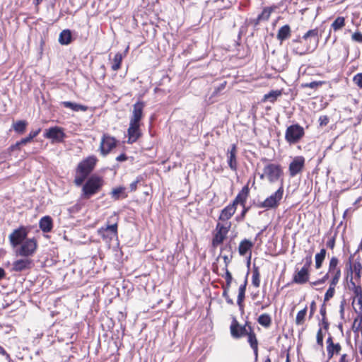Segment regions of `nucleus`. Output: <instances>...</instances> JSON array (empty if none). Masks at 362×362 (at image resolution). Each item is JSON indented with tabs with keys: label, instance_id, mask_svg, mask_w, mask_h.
Masks as SVG:
<instances>
[{
	"label": "nucleus",
	"instance_id": "obj_9",
	"mask_svg": "<svg viewBox=\"0 0 362 362\" xmlns=\"http://www.w3.org/2000/svg\"><path fill=\"white\" fill-rule=\"evenodd\" d=\"M231 222H218L212 233L211 247L214 249L222 245L230 230Z\"/></svg>",
	"mask_w": 362,
	"mask_h": 362
},
{
	"label": "nucleus",
	"instance_id": "obj_25",
	"mask_svg": "<svg viewBox=\"0 0 362 362\" xmlns=\"http://www.w3.org/2000/svg\"><path fill=\"white\" fill-rule=\"evenodd\" d=\"M39 227L44 233H49L53 228V220L49 216H45L40 218Z\"/></svg>",
	"mask_w": 362,
	"mask_h": 362
},
{
	"label": "nucleus",
	"instance_id": "obj_55",
	"mask_svg": "<svg viewBox=\"0 0 362 362\" xmlns=\"http://www.w3.org/2000/svg\"><path fill=\"white\" fill-rule=\"evenodd\" d=\"M351 361L349 356L347 354L341 355L339 362H349Z\"/></svg>",
	"mask_w": 362,
	"mask_h": 362
},
{
	"label": "nucleus",
	"instance_id": "obj_53",
	"mask_svg": "<svg viewBox=\"0 0 362 362\" xmlns=\"http://www.w3.org/2000/svg\"><path fill=\"white\" fill-rule=\"evenodd\" d=\"M354 325H357V329L360 330L362 336V315L355 319Z\"/></svg>",
	"mask_w": 362,
	"mask_h": 362
},
{
	"label": "nucleus",
	"instance_id": "obj_26",
	"mask_svg": "<svg viewBox=\"0 0 362 362\" xmlns=\"http://www.w3.org/2000/svg\"><path fill=\"white\" fill-rule=\"evenodd\" d=\"M128 49L129 47L127 48L124 54L117 52L115 54L111 62V69L112 71H117L121 69L123 59L126 56V52L128 51Z\"/></svg>",
	"mask_w": 362,
	"mask_h": 362
},
{
	"label": "nucleus",
	"instance_id": "obj_19",
	"mask_svg": "<svg viewBox=\"0 0 362 362\" xmlns=\"http://www.w3.org/2000/svg\"><path fill=\"white\" fill-rule=\"evenodd\" d=\"M250 195V189L249 182H247L238 192L235 199L232 201V204L237 208L238 205H244L247 204V201Z\"/></svg>",
	"mask_w": 362,
	"mask_h": 362
},
{
	"label": "nucleus",
	"instance_id": "obj_37",
	"mask_svg": "<svg viewBox=\"0 0 362 362\" xmlns=\"http://www.w3.org/2000/svg\"><path fill=\"white\" fill-rule=\"evenodd\" d=\"M248 343L253 350L255 355V362H257L258 359V340L257 337H255L252 334H250V339H248Z\"/></svg>",
	"mask_w": 362,
	"mask_h": 362
},
{
	"label": "nucleus",
	"instance_id": "obj_28",
	"mask_svg": "<svg viewBox=\"0 0 362 362\" xmlns=\"http://www.w3.org/2000/svg\"><path fill=\"white\" fill-rule=\"evenodd\" d=\"M291 35V27L288 25H285L281 27L277 33L276 38L281 42L289 38Z\"/></svg>",
	"mask_w": 362,
	"mask_h": 362
},
{
	"label": "nucleus",
	"instance_id": "obj_49",
	"mask_svg": "<svg viewBox=\"0 0 362 362\" xmlns=\"http://www.w3.org/2000/svg\"><path fill=\"white\" fill-rule=\"evenodd\" d=\"M226 85H227V81H223V83H221L218 87H216L214 89V90L212 93V96H214V97L217 96L221 91H222L223 90L225 89Z\"/></svg>",
	"mask_w": 362,
	"mask_h": 362
},
{
	"label": "nucleus",
	"instance_id": "obj_64",
	"mask_svg": "<svg viewBox=\"0 0 362 362\" xmlns=\"http://www.w3.org/2000/svg\"><path fill=\"white\" fill-rule=\"evenodd\" d=\"M264 362H272L270 357L268 356Z\"/></svg>",
	"mask_w": 362,
	"mask_h": 362
},
{
	"label": "nucleus",
	"instance_id": "obj_24",
	"mask_svg": "<svg viewBox=\"0 0 362 362\" xmlns=\"http://www.w3.org/2000/svg\"><path fill=\"white\" fill-rule=\"evenodd\" d=\"M254 247V243L247 239H243L240 241L238 246V252L240 256H245L249 254V258H251L252 249Z\"/></svg>",
	"mask_w": 362,
	"mask_h": 362
},
{
	"label": "nucleus",
	"instance_id": "obj_33",
	"mask_svg": "<svg viewBox=\"0 0 362 362\" xmlns=\"http://www.w3.org/2000/svg\"><path fill=\"white\" fill-rule=\"evenodd\" d=\"M281 94L282 92L280 90H271L263 96L262 102L265 103L267 101H269L272 103H274L277 100V98L281 96Z\"/></svg>",
	"mask_w": 362,
	"mask_h": 362
},
{
	"label": "nucleus",
	"instance_id": "obj_13",
	"mask_svg": "<svg viewBox=\"0 0 362 362\" xmlns=\"http://www.w3.org/2000/svg\"><path fill=\"white\" fill-rule=\"evenodd\" d=\"M38 247L37 240L35 238H26L21 245L18 250V254L22 257L33 256Z\"/></svg>",
	"mask_w": 362,
	"mask_h": 362
},
{
	"label": "nucleus",
	"instance_id": "obj_23",
	"mask_svg": "<svg viewBox=\"0 0 362 362\" xmlns=\"http://www.w3.org/2000/svg\"><path fill=\"white\" fill-rule=\"evenodd\" d=\"M33 265V260L29 258L20 259L14 261L12 264V270L16 272H21L24 270L30 269Z\"/></svg>",
	"mask_w": 362,
	"mask_h": 362
},
{
	"label": "nucleus",
	"instance_id": "obj_34",
	"mask_svg": "<svg viewBox=\"0 0 362 362\" xmlns=\"http://www.w3.org/2000/svg\"><path fill=\"white\" fill-rule=\"evenodd\" d=\"M110 194L115 200H118L120 198L125 199L128 197L125 192V187L122 186L112 189Z\"/></svg>",
	"mask_w": 362,
	"mask_h": 362
},
{
	"label": "nucleus",
	"instance_id": "obj_14",
	"mask_svg": "<svg viewBox=\"0 0 362 362\" xmlns=\"http://www.w3.org/2000/svg\"><path fill=\"white\" fill-rule=\"evenodd\" d=\"M339 259L337 257H331L329 266L327 274L329 276V282L330 284H337L340 280L341 272V269L338 266Z\"/></svg>",
	"mask_w": 362,
	"mask_h": 362
},
{
	"label": "nucleus",
	"instance_id": "obj_7",
	"mask_svg": "<svg viewBox=\"0 0 362 362\" xmlns=\"http://www.w3.org/2000/svg\"><path fill=\"white\" fill-rule=\"evenodd\" d=\"M118 223L119 217L115 214L114 216L110 217L105 226L98 229V235L104 242L110 243L115 238H117Z\"/></svg>",
	"mask_w": 362,
	"mask_h": 362
},
{
	"label": "nucleus",
	"instance_id": "obj_48",
	"mask_svg": "<svg viewBox=\"0 0 362 362\" xmlns=\"http://www.w3.org/2000/svg\"><path fill=\"white\" fill-rule=\"evenodd\" d=\"M328 279H329V276L328 275V274L327 272L321 279H319L310 283V284L312 286H317V285L322 284L325 283L326 281H327Z\"/></svg>",
	"mask_w": 362,
	"mask_h": 362
},
{
	"label": "nucleus",
	"instance_id": "obj_35",
	"mask_svg": "<svg viewBox=\"0 0 362 362\" xmlns=\"http://www.w3.org/2000/svg\"><path fill=\"white\" fill-rule=\"evenodd\" d=\"M257 322L264 328H269L272 323V317L268 313H263L258 317Z\"/></svg>",
	"mask_w": 362,
	"mask_h": 362
},
{
	"label": "nucleus",
	"instance_id": "obj_39",
	"mask_svg": "<svg viewBox=\"0 0 362 362\" xmlns=\"http://www.w3.org/2000/svg\"><path fill=\"white\" fill-rule=\"evenodd\" d=\"M345 25V18L342 16L337 17L332 23L331 27L334 30H339Z\"/></svg>",
	"mask_w": 362,
	"mask_h": 362
},
{
	"label": "nucleus",
	"instance_id": "obj_56",
	"mask_svg": "<svg viewBox=\"0 0 362 362\" xmlns=\"http://www.w3.org/2000/svg\"><path fill=\"white\" fill-rule=\"evenodd\" d=\"M128 157L125 153H121L116 158V160L118 162H123L127 160Z\"/></svg>",
	"mask_w": 362,
	"mask_h": 362
},
{
	"label": "nucleus",
	"instance_id": "obj_42",
	"mask_svg": "<svg viewBox=\"0 0 362 362\" xmlns=\"http://www.w3.org/2000/svg\"><path fill=\"white\" fill-rule=\"evenodd\" d=\"M325 83V81H312L310 83H304L301 84V88H310L312 89H317L319 87L322 86Z\"/></svg>",
	"mask_w": 362,
	"mask_h": 362
},
{
	"label": "nucleus",
	"instance_id": "obj_20",
	"mask_svg": "<svg viewBox=\"0 0 362 362\" xmlns=\"http://www.w3.org/2000/svg\"><path fill=\"white\" fill-rule=\"evenodd\" d=\"M327 353L328 359L333 358L334 355H337L341 351V346L339 342L334 343L333 337L329 335L326 340Z\"/></svg>",
	"mask_w": 362,
	"mask_h": 362
},
{
	"label": "nucleus",
	"instance_id": "obj_10",
	"mask_svg": "<svg viewBox=\"0 0 362 362\" xmlns=\"http://www.w3.org/2000/svg\"><path fill=\"white\" fill-rule=\"evenodd\" d=\"M305 129L299 124H293L287 127L285 132V140L289 145L299 143L305 136Z\"/></svg>",
	"mask_w": 362,
	"mask_h": 362
},
{
	"label": "nucleus",
	"instance_id": "obj_6",
	"mask_svg": "<svg viewBox=\"0 0 362 362\" xmlns=\"http://www.w3.org/2000/svg\"><path fill=\"white\" fill-rule=\"evenodd\" d=\"M104 185L105 180L102 176L97 174L91 175L81 185V199H90L102 190Z\"/></svg>",
	"mask_w": 362,
	"mask_h": 362
},
{
	"label": "nucleus",
	"instance_id": "obj_57",
	"mask_svg": "<svg viewBox=\"0 0 362 362\" xmlns=\"http://www.w3.org/2000/svg\"><path fill=\"white\" fill-rule=\"evenodd\" d=\"M327 247L333 249L335 246V238H332L327 242Z\"/></svg>",
	"mask_w": 362,
	"mask_h": 362
},
{
	"label": "nucleus",
	"instance_id": "obj_12",
	"mask_svg": "<svg viewBox=\"0 0 362 362\" xmlns=\"http://www.w3.org/2000/svg\"><path fill=\"white\" fill-rule=\"evenodd\" d=\"M118 143L119 141L115 137L107 133L103 134L99 146L100 154L106 156L117 147Z\"/></svg>",
	"mask_w": 362,
	"mask_h": 362
},
{
	"label": "nucleus",
	"instance_id": "obj_5",
	"mask_svg": "<svg viewBox=\"0 0 362 362\" xmlns=\"http://www.w3.org/2000/svg\"><path fill=\"white\" fill-rule=\"evenodd\" d=\"M98 160L95 156H89L78 163L75 169L74 183L79 187L87 177H90L95 169Z\"/></svg>",
	"mask_w": 362,
	"mask_h": 362
},
{
	"label": "nucleus",
	"instance_id": "obj_38",
	"mask_svg": "<svg viewBox=\"0 0 362 362\" xmlns=\"http://www.w3.org/2000/svg\"><path fill=\"white\" fill-rule=\"evenodd\" d=\"M28 123L25 120H18L13 123V128L14 131L18 134H23L25 131Z\"/></svg>",
	"mask_w": 362,
	"mask_h": 362
},
{
	"label": "nucleus",
	"instance_id": "obj_51",
	"mask_svg": "<svg viewBox=\"0 0 362 362\" xmlns=\"http://www.w3.org/2000/svg\"><path fill=\"white\" fill-rule=\"evenodd\" d=\"M329 117L327 115L320 116L319 122L320 126H326L329 123Z\"/></svg>",
	"mask_w": 362,
	"mask_h": 362
},
{
	"label": "nucleus",
	"instance_id": "obj_32",
	"mask_svg": "<svg viewBox=\"0 0 362 362\" xmlns=\"http://www.w3.org/2000/svg\"><path fill=\"white\" fill-rule=\"evenodd\" d=\"M307 312L308 307L305 305L304 308L297 313L295 319V324L296 326H303L305 324Z\"/></svg>",
	"mask_w": 362,
	"mask_h": 362
},
{
	"label": "nucleus",
	"instance_id": "obj_60",
	"mask_svg": "<svg viewBox=\"0 0 362 362\" xmlns=\"http://www.w3.org/2000/svg\"><path fill=\"white\" fill-rule=\"evenodd\" d=\"M222 258L223 259L224 262H225V268H228V266L230 262V259L226 255L223 256Z\"/></svg>",
	"mask_w": 362,
	"mask_h": 362
},
{
	"label": "nucleus",
	"instance_id": "obj_29",
	"mask_svg": "<svg viewBox=\"0 0 362 362\" xmlns=\"http://www.w3.org/2000/svg\"><path fill=\"white\" fill-rule=\"evenodd\" d=\"M61 105L66 107L72 110L74 112H86L88 110V107L83 105L74 103L70 101H63Z\"/></svg>",
	"mask_w": 362,
	"mask_h": 362
},
{
	"label": "nucleus",
	"instance_id": "obj_45",
	"mask_svg": "<svg viewBox=\"0 0 362 362\" xmlns=\"http://www.w3.org/2000/svg\"><path fill=\"white\" fill-rule=\"evenodd\" d=\"M143 180L142 176H138L136 180L129 185L131 192H135L137 189V185Z\"/></svg>",
	"mask_w": 362,
	"mask_h": 362
},
{
	"label": "nucleus",
	"instance_id": "obj_17",
	"mask_svg": "<svg viewBox=\"0 0 362 362\" xmlns=\"http://www.w3.org/2000/svg\"><path fill=\"white\" fill-rule=\"evenodd\" d=\"M277 8L276 6L264 7L260 14L255 18H250L248 25L257 27L261 22L269 21L271 14Z\"/></svg>",
	"mask_w": 362,
	"mask_h": 362
},
{
	"label": "nucleus",
	"instance_id": "obj_11",
	"mask_svg": "<svg viewBox=\"0 0 362 362\" xmlns=\"http://www.w3.org/2000/svg\"><path fill=\"white\" fill-rule=\"evenodd\" d=\"M30 232L28 226H20L14 229L8 235V240L12 247L19 246L26 238Z\"/></svg>",
	"mask_w": 362,
	"mask_h": 362
},
{
	"label": "nucleus",
	"instance_id": "obj_61",
	"mask_svg": "<svg viewBox=\"0 0 362 362\" xmlns=\"http://www.w3.org/2000/svg\"><path fill=\"white\" fill-rule=\"evenodd\" d=\"M322 325H323V326H324V328H325V329H328V327H329V322H328V321H327V317H325V320H323V318H322Z\"/></svg>",
	"mask_w": 362,
	"mask_h": 362
},
{
	"label": "nucleus",
	"instance_id": "obj_30",
	"mask_svg": "<svg viewBox=\"0 0 362 362\" xmlns=\"http://www.w3.org/2000/svg\"><path fill=\"white\" fill-rule=\"evenodd\" d=\"M72 42L71 32L69 29L63 30L59 36V42L62 45H68Z\"/></svg>",
	"mask_w": 362,
	"mask_h": 362
},
{
	"label": "nucleus",
	"instance_id": "obj_4",
	"mask_svg": "<svg viewBox=\"0 0 362 362\" xmlns=\"http://www.w3.org/2000/svg\"><path fill=\"white\" fill-rule=\"evenodd\" d=\"M303 266L300 268L296 267L292 275V279L286 286L293 284L304 285L310 281V269L313 264V253L308 252L306 256L302 259Z\"/></svg>",
	"mask_w": 362,
	"mask_h": 362
},
{
	"label": "nucleus",
	"instance_id": "obj_62",
	"mask_svg": "<svg viewBox=\"0 0 362 362\" xmlns=\"http://www.w3.org/2000/svg\"><path fill=\"white\" fill-rule=\"evenodd\" d=\"M6 276L5 270L0 267V280L3 279Z\"/></svg>",
	"mask_w": 362,
	"mask_h": 362
},
{
	"label": "nucleus",
	"instance_id": "obj_27",
	"mask_svg": "<svg viewBox=\"0 0 362 362\" xmlns=\"http://www.w3.org/2000/svg\"><path fill=\"white\" fill-rule=\"evenodd\" d=\"M247 279L245 280L244 283L241 284L238 288V295L237 298V304L240 310H244V300L245 298V292H246V286H247Z\"/></svg>",
	"mask_w": 362,
	"mask_h": 362
},
{
	"label": "nucleus",
	"instance_id": "obj_46",
	"mask_svg": "<svg viewBox=\"0 0 362 362\" xmlns=\"http://www.w3.org/2000/svg\"><path fill=\"white\" fill-rule=\"evenodd\" d=\"M353 82L358 88L362 89V73L356 74L353 78Z\"/></svg>",
	"mask_w": 362,
	"mask_h": 362
},
{
	"label": "nucleus",
	"instance_id": "obj_52",
	"mask_svg": "<svg viewBox=\"0 0 362 362\" xmlns=\"http://www.w3.org/2000/svg\"><path fill=\"white\" fill-rule=\"evenodd\" d=\"M315 310H316V303L314 300H313L310 305V313H309L310 319L313 317Z\"/></svg>",
	"mask_w": 362,
	"mask_h": 362
},
{
	"label": "nucleus",
	"instance_id": "obj_2",
	"mask_svg": "<svg viewBox=\"0 0 362 362\" xmlns=\"http://www.w3.org/2000/svg\"><path fill=\"white\" fill-rule=\"evenodd\" d=\"M321 32L318 28L308 30L301 37L293 40V52L304 55L313 52L318 46Z\"/></svg>",
	"mask_w": 362,
	"mask_h": 362
},
{
	"label": "nucleus",
	"instance_id": "obj_50",
	"mask_svg": "<svg viewBox=\"0 0 362 362\" xmlns=\"http://www.w3.org/2000/svg\"><path fill=\"white\" fill-rule=\"evenodd\" d=\"M21 145H24L23 143H21V140L19 141H17L16 144L11 145L8 148V151L9 152H12L15 150H20V146Z\"/></svg>",
	"mask_w": 362,
	"mask_h": 362
},
{
	"label": "nucleus",
	"instance_id": "obj_40",
	"mask_svg": "<svg viewBox=\"0 0 362 362\" xmlns=\"http://www.w3.org/2000/svg\"><path fill=\"white\" fill-rule=\"evenodd\" d=\"M41 132V128H38L35 130H32L28 136L23 138L21 139V143L25 145L28 143H30L35 137H36Z\"/></svg>",
	"mask_w": 362,
	"mask_h": 362
},
{
	"label": "nucleus",
	"instance_id": "obj_43",
	"mask_svg": "<svg viewBox=\"0 0 362 362\" xmlns=\"http://www.w3.org/2000/svg\"><path fill=\"white\" fill-rule=\"evenodd\" d=\"M242 206V211L240 214L236 216L235 219L237 221H243L245 220L247 214L250 209V206H247L246 204L240 205Z\"/></svg>",
	"mask_w": 362,
	"mask_h": 362
},
{
	"label": "nucleus",
	"instance_id": "obj_15",
	"mask_svg": "<svg viewBox=\"0 0 362 362\" xmlns=\"http://www.w3.org/2000/svg\"><path fill=\"white\" fill-rule=\"evenodd\" d=\"M44 137L50 139L52 143H62L66 137V134L62 127L55 126L46 129Z\"/></svg>",
	"mask_w": 362,
	"mask_h": 362
},
{
	"label": "nucleus",
	"instance_id": "obj_47",
	"mask_svg": "<svg viewBox=\"0 0 362 362\" xmlns=\"http://www.w3.org/2000/svg\"><path fill=\"white\" fill-rule=\"evenodd\" d=\"M323 338H324V335L322 333V330L321 328H320L317 332L316 341H317V344L321 347L323 346Z\"/></svg>",
	"mask_w": 362,
	"mask_h": 362
},
{
	"label": "nucleus",
	"instance_id": "obj_21",
	"mask_svg": "<svg viewBox=\"0 0 362 362\" xmlns=\"http://www.w3.org/2000/svg\"><path fill=\"white\" fill-rule=\"evenodd\" d=\"M236 210L237 208L230 202L221 211L218 216V222H230L229 220L235 214Z\"/></svg>",
	"mask_w": 362,
	"mask_h": 362
},
{
	"label": "nucleus",
	"instance_id": "obj_41",
	"mask_svg": "<svg viewBox=\"0 0 362 362\" xmlns=\"http://www.w3.org/2000/svg\"><path fill=\"white\" fill-rule=\"evenodd\" d=\"M337 285L329 283V288L324 296V302L329 301L334 296Z\"/></svg>",
	"mask_w": 362,
	"mask_h": 362
},
{
	"label": "nucleus",
	"instance_id": "obj_44",
	"mask_svg": "<svg viewBox=\"0 0 362 362\" xmlns=\"http://www.w3.org/2000/svg\"><path fill=\"white\" fill-rule=\"evenodd\" d=\"M0 362H11L9 354L0 346Z\"/></svg>",
	"mask_w": 362,
	"mask_h": 362
},
{
	"label": "nucleus",
	"instance_id": "obj_3",
	"mask_svg": "<svg viewBox=\"0 0 362 362\" xmlns=\"http://www.w3.org/2000/svg\"><path fill=\"white\" fill-rule=\"evenodd\" d=\"M145 103L138 101L133 105L132 115L130 117L129 126L127 129L128 144H133L138 141L142 136L140 129L141 119L144 117V109Z\"/></svg>",
	"mask_w": 362,
	"mask_h": 362
},
{
	"label": "nucleus",
	"instance_id": "obj_59",
	"mask_svg": "<svg viewBox=\"0 0 362 362\" xmlns=\"http://www.w3.org/2000/svg\"><path fill=\"white\" fill-rule=\"evenodd\" d=\"M361 266H362V264H361L360 262H356L354 264V272H361V271L362 270Z\"/></svg>",
	"mask_w": 362,
	"mask_h": 362
},
{
	"label": "nucleus",
	"instance_id": "obj_31",
	"mask_svg": "<svg viewBox=\"0 0 362 362\" xmlns=\"http://www.w3.org/2000/svg\"><path fill=\"white\" fill-rule=\"evenodd\" d=\"M327 250L325 248H322L319 252L315 255V267L316 269H320L323 264L325 259Z\"/></svg>",
	"mask_w": 362,
	"mask_h": 362
},
{
	"label": "nucleus",
	"instance_id": "obj_16",
	"mask_svg": "<svg viewBox=\"0 0 362 362\" xmlns=\"http://www.w3.org/2000/svg\"><path fill=\"white\" fill-rule=\"evenodd\" d=\"M305 158L303 156H298L293 158L288 165L289 176L293 177L303 171Z\"/></svg>",
	"mask_w": 362,
	"mask_h": 362
},
{
	"label": "nucleus",
	"instance_id": "obj_54",
	"mask_svg": "<svg viewBox=\"0 0 362 362\" xmlns=\"http://www.w3.org/2000/svg\"><path fill=\"white\" fill-rule=\"evenodd\" d=\"M352 39L358 42H362V33L360 32H355L352 35Z\"/></svg>",
	"mask_w": 362,
	"mask_h": 362
},
{
	"label": "nucleus",
	"instance_id": "obj_63",
	"mask_svg": "<svg viewBox=\"0 0 362 362\" xmlns=\"http://www.w3.org/2000/svg\"><path fill=\"white\" fill-rule=\"evenodd\" d=\"M354 272L355 274L356 277H357L358 279L361 278V272Z\"/></svg>",
	"mask_w": 362,
	"mask_h": 362
},
{
	"label": "nucleus",
	"instance_id": "obj_58",
	"mask_svg": "<svg viewBox=\"0 0 362 362\" xmlns=\"http://www.w3.org/2000/svg\"><path fill=\"white\" fill-rule=\"evenodd\" d=\"M320 313L322 316V318H323V320H325V317H326L327 310H326V307L325 305H322L321 306L320 310Z\"/></svg>",
	"mask_w": 362,
	"mask_h": 362
},
{
	"label": "nucleus",
	"instance_id": "obj_18",
	"mask_svg": "<svg viewBox=\"0 0 362 362\" xmlns=\"http://www.w3.org/2000/svg\"><path fill=\"white\" fill-rule=\"evenodd\" d=\"M222 276L226 280V284L222 285L223 293L222 296L225 298L226 303L229 305H233V300L229 296V291L231 286L233 276L228 268H225V274Z\"/></svg>",
	"mask_w": 362,
	"mask_h": 362
},
{
	"label": "nucleus",
	"instance_id": "obj_1",
	"mask_svg": "<svg viewBox=\"0 0 362 362\" xmlns=\"http://www.w3.org/2000/svg\"><path fill=\"white\" fill-rule=\"evenodd\" d=\"M261 161L267 163L264 166L262 173L259 174V178L261 180L266 179L270 183H274L281 180V184L274 193L267 197L263 202H258L256 206L259 209H264L265 210L275 209L279 207L284 192L283 167L279 163H268V160L266 158H262Z\"/></svg>",
	"mask_w": 362,
	"mask_h": 362
},
{
	"label": "nucleus",
	"instance_id": "obj_36",
	"mask_svg": "<svg viewBox=\"0 0 362 362\" xmlns=\"http://www.w3.org/2000/svg\"><path fill=\"white\" fill-rule=\"evenodd\" d=\"M252 284L255 288L260 286V272L258 267L254 265L252 271Z\"/></svg>",
	"mask_w": 362,
	"mask_h": 362
},
{
	"label": "nucleus",
	"instance_id": "obj_22",
	"mask_svg": "<svg viewBox=\"0 0 362 362\" xmlns=\"http://www.w3.org/2000/svg\"><path fill=\"white\" fill-rule=\"evenodd\" d=\"M237 152V146L235 144H232L230 148L227 151L228 165L233 171H236L238 169Z\"/></svg>",
	"mask_w": 362,
	"mask_h": 362
},
{
	"label": "nucleus",
	"instance_id": "obj_8",
	"mask_svg": "<svg viewBox=\"0 0 362 362\" xmlns=\"http://www.w3.org/2000/svg\"><path fill=\"white\" fill-rule=\"evenodd\" d=\"M230 332L234 339H240L247 336L248 340L252 334L257 337L250 322L246 321L244 325H241L235 317L230 325Z\"/></svg>",
	"mask_w": 362,
	"mask_h": 362
}]
</instances>
